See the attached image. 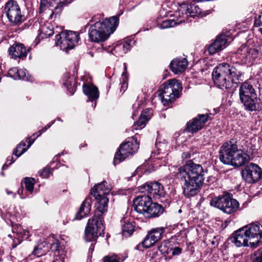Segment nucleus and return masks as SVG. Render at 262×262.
Wrapping results in <instances>:
<instances>
[{
    "label": "nucleus",
    "mask_w": 262,
    "mask_h": 262,
    "mask_svg": "<svg viewBox=\"0 0 262 262\" xmlns=\"http://www.w3.org/2000/svg\"><path fill=\"white\" fill-rule=\"evenodd\" d=\"M259 31L261 33V34H262V28H259Z\"/></svg>",
    "instance_id": "59"
},
{
    "label": "nucleus",
    "mask_w": 262,
    "mask_h": 262,
    "mask_svg": "<svg viewBox=\"0 0 262 262\" xmlns=\"http://www.w3.org/2000/svg\"><path fill=\"white\" fill-rule=\"evenodd\" d=\"M172 255H179L182 253V248L176 247L173 248H172Z\"/></svg>",
    "instance_id": "50"
},
{
    "label": "nucleus",
    "mask_w": 262,
    "mask_h": 262,
    "mask_svg": "<svg viewBox=\"0 0 262 262\" xmlns=\"http://www.w3.org/2000/svg\"><path fill=\"white\" fill-rule=\"evenodd\" d=\"M212 244H214V242H212Z\"/></svg>",
    "instance_id": "64"
},
{
    "label": "nucleus",
    "mask_w": 262,
    "mask_h": 262,
    "mask_svg": "<svg viewBox=\"0 0 262 262\" xmlns=\"http://www.w3.org/2000/svg\"><path fill=\"white\" fill-rule=\"evenodd\" d=\"M170 242L164 241L158 247V249L163 254H168L172 250V248L170 247Z\"/></svg>",
    "instance_id": "34"
},
{
    "label": "nucleus",
    "mask_w": 262,
    "mask_h": 262,
    "mask_svg": "<svg viewBox=\"0 0 262 262\" xmlns=\"http://www.w3.org/2000/svg\"><path fill=\"white\" fill-rule=\"evenodd\" d=\"M232 243L237 247L247 246L251 247L250 237L243 227L234 232L231 237Z\"/></svg>",
    "instance_id": "16"
},
{
    "label": "nucleus",
    "mask_w": 262,
    "mask_h": 262,
    "mask_svg": "<svg viewBox=\"0 0 262 262\" xmlns=\"http://www.w3.org/2000/svg\"><path fill=\"white\" fill-rule=\"evenodd\" d=\"M89 54L91 55V56L93 57V55L92 52H89Z\"/></svg>",
    "instance_id": "60"
},
{
    "label": "nucleus",
    "mask_w": 262,
    "mask_h": 262,
    "mask_svg": "<svg viewBox=\"0 0 262 262\" xmlns=\"http://www.w3.org/2000/svg\"><path fill=\"white\" fill-rule=\"evenodd\" d=\"M12 234H9L10 238H14L12 244V248H14L19 244L24 238H27L29 236V232L23 229L21 226L15 224L12 227Z\"/></svg>",
    "instance_id": "18"
},
{
    "label": "nucleus",
    "mask_w": 262,
    "mask_h": 262,
    "mask_svg": "<svg viewBox=\"0 0 262 262\" xmlns=\"http://www.w3.org/2000/svg\"><path fill=\"white\" fill-rule=\"evenodd\" d=\"M92 199L86 197L81 205L80 208L76 215L75 219L81 220L88 215L91 211Z\"/></svg>",
    "instance_id": "24"
},
{
    "label": "nucleus",
    "mask_w": 262,
    "mask_h": 262,
    "mask_svg": "<svg viewBox=\"0 0 262 262\" xmlns=\"http://www.w3.org/2000/svg\"><path fill=\"white\" fill-rule=\"evenodd\" d=\"M17 77L16 78V80L18 79H23V80H28V78H26V70L24 69H17V73L16 75Z\"/></svg>",
    "instance_id": "45"
},
{
    "label": "nucleus",
    "mask_w": 262,
    "mask_h": 262,
    "mask_svg": "<svg viewBox=\"0 0 262 262\" xmlns=\"http://www.w3.org/2000/svg\"><path fill=\"white\" fill-rule=\"evenodd\" d=\"M15 160L13 159V157L12 156H9L7 158V162L5 164H4L2 167V170L6 169L9 165L12 164Z\"/></svg>",
    "instance_id": "48"
},
{
    "label": "nucleus",
    "mask_w": 262,
    "mask_h": 262,
    "mask_svg": "<svg viewBox=\"0 0 262 262\" xmlns=\"http://www.w3.org/2000/svg\"><path fill=\"white\" fill-rule=\"evenodd\" d=\"M134 148H119L118 151L116 153L114 159L113 163L114 165L124 161L129 156L133 155L137 150H134Z\"/></svg>",
    "instance_id": "26"
},
{
    "label": "nucleus",
    "mask_w": 262,
    "mask_h": 262,
    "mask_svg": "<svg viewBox=\"0 0 262 262\" xmlns=\"http://www.w3.org/2000/svg\"><path fill=\"white\" fill-rule=\"evenodd\" d=\"M203 167L191 161L179 169V177L182 183L183 194L187 198L196 194L203 185L204 178Z\"/></svg>",
    "instance_id": "1"
},
{
    "label": "nucleus",
    "mask_w": 262,
    "mask_h": 262,
    "mask_svg": "<svg viewBox=\"0 0 262 262\" xmlns=\"http://www.w3.org/2000/svg\"><path fill=\"white\" fill-rule=\"evenodd\" d=\"M239 97L245 110L249 112L259 98L253 85L248 81H245L240 85Z\"/></svg>",
    "instance_id": "10"
},
{
    "label": "nucleus",
    "mask_w": 262,
    "mask_h": 262,
    "mask_svg": "<svg viewBox=\"0 0 262 262\" xmlns=\"http://www.w3.org/2000/svg\"><path fill=\"white\" fill-rule=\"evenodd\" d=\"M117 15L97 21L92 25L89 30V36L92 41L99 42L106 40L116 29L119 24Z\"/></svg>",
    "instance_id": "3"
},
{
    "label": "nucleus",
    "mask_w": 262,
    "mask_h": 262,
    "mask_svg": "<svg viewBox=\"0 0 262 262\" xmlns=\"http://www.w3.org/2000/svg\"><path fill=\"white\" fill-rule=\"evenodd\" d=\"M247 53L248 55L250 56L251 58L254 59L257 57L258 54V50L255 48H248L247 49Z\"/></svg>",
    "instance_id": "44"
},
{
    "label": "nucleus",
    "mask_w": 262,
    "mask_h": 262,
    "mask_svg": "<svg viewBox=\"0 0 262 262\" xmlns=\"http://www.w3.org/2000/svg\"><path fill=\"white\" fill-rule=\"evenodd\" d=\"M83 91L90 101L97 99L99 96L98 88L93 84L83 85Z\"/></svg>",
    "instance_id": "29"
},
{
    "label": "nucleus",
    "mask_w": 262,
    "mask_h": 262,
    "mask_svg": "<svg viewBox=\"0 0 262 262\" xmlns=\"http://www.w3.org/2000/svg\"><path fill=\"white\" fill-rule=\"evenodd\" d=\"M139 142L138 141L137 139L134 137L128 138L124 142L120 144L119 147H124L127 146V147H130V146H139Z\"/></svg>",
    "instance_id": "32"
},
{
    "label": "nucleus",
    "mask_w": 262,
    "mask_h": 262,
    "mask_svg": "<svg viewBox=\"0 0 262 262\" xmlns=\"http://www.w3.org/2000/svg\"><path fill=\"white\" fill-rule=\"evenodd\" d=\"M255 148H247L245 150L241 148H238L236 156V164L235 167H238L243 166L249 161L253 158V154Z\"/></svg>",
    "instance_id": "21"
},
{
    "label": "nucleus",
    "mask_w": 262,
    "mask_h": 262,
    "mask_svg": "<svg viewBox=\"0 0 262 262\" xmlns=\"http://www.w3.org/2000/svg\"><path fill=\"white\" fill-rule=\"evenodd\" d=\"M249 235L251 248H256L260 244L262 238V224L256 222L244 227Z\"/></svg>",
    "instance_id": "13"
},
{
    "label": "nucleus",
    "mask_w": 262,
    "mask_h": 262,
    "mask_svg": "<svg viewBox=\"0 0 262 262\" xmlns=\"http://www.w3.org/2000/svg\"><path fill=\"white\" fill-rule=\"evenodd\" d=\"M17 68L14 67L10 69L8 72V75L16 80L17 77Z\"/></svg>",
    "instance_id": "46"
},
{
    "label": "nucleus",
    "mask_w": 262,
    "mask_h": 262,
    "mask_svg": "<svg viewBox=\"0 0 262 262\" xmlns=\"http://www.w3.org/2000/svg\"><path fill=\"white\" fill-rule=\"evenodd\" d=\"M103 262H123L120 257L116 255H107L103 257Z\"/></svg>",
    "instance_id": "38"
},
{
    "label": "nucleus",
    "mask_w": 262,
    "mask_h": 262,
    "mask_svg": "<svg viewBox=\"0 0 262 262\" xmlns=\"http://www.w3.org/2000/svg\"><path fill=\"white\" fill-rule=\"evenodd\" d=\"M42 31H43L46 37H49L54 34L52 29H50L49 27H45L42 28Z\"/></svg>",
    "instance_id": "47"
},
{
    "label": "nucleus",
    "mask_w": 262,
    "mask_h": 262,
    "mask_svg": "<svg viewBox=\"0 0 262 262\" xmlns=\"http://www.w3.org/2000/svg\"><path fill=\"white\" fill-rule=\"evenodd\" d=\"M59 247V244L58 243H56V245H55V250H57V248Z\"/></svg>",
    "instance_id": "58"
},
{
    "label": "nucleus",
    "mask_w": 262,
    "mask_h": 262,
    "mask_svg": "<svg viewBox=\"0 0 262 262\" xmlns=\"http://www.w3.org/2000/svg\"><path fill=\"white\" fill-rule=\"evenodd\" d=\"M227 39L225 35L218 36L215 40L211 43L208 50L210 54L213 55L217 52L223 50L226 47Z\"/></svg>",
    "instance_id": "23"
},
{
    "label": "nucleus",
    "mask_w": 262,
    "mask_h": 262,
    "mask_svg": "<svg viewBox=\"0 0 262 262\" xmlns=\"http://www.w3.org/2000/svg\"><path fill=\"white\" fill-rule=\"evenodd\" d=\"M182 88L178 80H169L164 83L159 90V96L164 105L172 103L180 96Z\"/></svg>",
    "instance_id": "6"
},
{
    "label": "nucleus",
    "mask_w": 262,
    "mask_h": 262,
    "mask_svg": "<svg viewBox=\"0 0 262 262\" xmlns=\"http://www.w3.org/2000/svg\"><path fill=\"white\" fill-rule=\"evenodd\" d=\"M210 204L229 214L234 213L239 207L238 202L229 194L214 197L210 200Z\"/></svg>",
    "instance_id": "9"
},
{
    "label": "nucleus",
    "mask_w": 262,
    "mask_h": 262,
    "mask_svg": "<svg viewBox=\"0 0 262 262\" xmlns=\"http://www.w3.org/2000/svg\"><path fill=\"white\" fill-rule=\"evenodd\" d=\"M8 52L11 58L13 59H24L27 56V51L22 43H16L11 46Z\"/></svg>",
    "instance_id": "22"
},
{
    "label": "nucleus",
    "mask_w": 262,
    "mask_h": 262,
    "mask_svg": "<svg viewBox=\"0 0 262 262\" xmlns=\"http://www.w3.org/2000/svg\"><path fill=\"white\" fill-rule=\"evenodd\" d=\"M51 172L50 167L47 166L45 167L41 171H38V174L42 178H47L49 177Z\"/></svg>",
    "instance_id": "42"
},
{
    "label": "nucleus",
    "mask_w": 262,
    "mask_h": 262,
    "mask_svg": "<svg viewBox=\"0 0 262 262\" xmlns=\"http://www.w3.org/2000/svg\"><path fill=\"white\" fill-rule=\"evenodd\" d=\"M249 112H259L262 113V101L260 98H259Z\"/></svg>",
    "instance_id": "41"
},
{
    "label": "nucleus",
    "mask_w": 262,
    "mask_h": 262,
    "mask_svg": "<svg viewBox=\"0 0 262 262\" xmlns=\"http://www.w3.org/2000/svg\"><path fill=\"white\" fill-rule=\"evenodd\" d=\"M48 250V247H47L46 248H45L43 244L42 243L38 245L34 248L32 254L35 255H37V256H40L44 254Z\"/></svg>",
    "instance_id": "37"
},
{
    "label": "nucleus",
    "mask_w": 262,
    "mask_h": 262,
    "mask_svg": "<svg viewBox=\"0 0 262 262\" xmlns=\"http://www.w3.org/2000/svg\"><path fill=\"white\" fill-rule=\"evenodd\" d=\"M24 183L26 190L32 193L34 190V186L35 183V179L32 178H26Z\"/></svg>",
    "instance_id": "36"
},
{
    "label": "nucleus",
    "mask_w": 262,
    "mask_h": 262,
    "mask_svg": "<svg viewBox=\"0 0 262 262\" xmlns=\"http://www.w3.org/2000/svg\"><path fill=\"white\" fill-rule=\"evenodd\" d=\"M34 141V139H31L30 138H26L24 140L21 141V142L18 144L16 147H21V146L30 147Z\"/></svg>",
    "instance_id": "39"
},
{
    "label": "nucleus",
    "mask_w": 262,
    "mask_h": 262,
    "mask_svg": "<svg viewBox=\"0 0 262 262\" xmlns=\"http://www.w3.org/2000/svg\"><path fill=\"white\" fill-rule=\"evenodd\" d=\"M75 81L73 78H70L65 81L64 85L67 88L68 91L73 95L76 91Z\"/></svg>",
    "instance_id": "35"
},
{
    "label": "nucleus",
    "mask_w": 262,
    "mask_h": 262,
    "mask_svg": "<svg viewBox=\"0 0 262 262\" xmlns=\"http://www.w3.org/2000/svg\"><path fill=\"white\" fill-rule=\"evenodd\" d=\"M124 72L122 74V82L120 87V92L123 93L127 88V77L126 75L127 67L125 63H124Z\"/></svg>",
    "instance_id": "33"
},
{
    "label": "nucleus",
    "mask_w": 262,
    "mask_h": 262,
    "mask_svg": "<svg viewBox=\"0 0 262 262\" xmlns=\"http://www.w3.org/2000/svg\"><path fill=\"white\" fill-rule=\"evenodd\" d=\"M27 149L28 148H21V150H19L18 148H15L13 151V154L18 158L25 153L27 150Z\"/></svg>",
    "instance_id": "49"
},
{
    "label": "nucleus",
    "mask_w": 262,
    "mask_h": 262,
    "mask_svg": "<svg viewBox=\"0 0 262 262\" xmlns=\"http://www.w3.org/2000/svg\"><path fill=\"white\" fill-rule=\"evenodd\" d=\"M212 79L215 85L222 89L236 88L242 80L243 72L239 64L223 63L217 66L212 73Z\"/></svg>",
    "instance_id": "2"
},
{
    "label": "nucleus",
    "mask_w": 262,
    "mask_h": 262,
    "mask_svg": "<svg viewBox=\"0 0 262 262\" xmlns=\"http://www.w3.org/2000/svg\"><path fill=\"white\" fill-rule=\"evenodd\" d=\"M142 191H146L149 194L150 198L158 200L164 198L166 194V191L163 186L159 182H154L151 184H146L140 186Z\"/></svg>",
    "instance_id": "14"
},
{
    "label": "nucleus",
    "mask_w": 262,
    "mask_h": 262,
    "mask_svg": "<svg viewBox=\"0 0 262 262\" xmlns=\"http://www.w3.org/2000/svg\"><path fill=\"white\" fill-rule=\"evenodd\" d=\"M132 42L131 40H130L129 42L128 41H124L122 43L117 45L115 48L116 49H123V51L124 53H126L128 50H130L131 45L130 44V42Z\"/></svg>",
    "instance_id": "40"
},
{
    "label": "nucleus",
    "mask_w": 262,
    "mask_h": 262,
    "mask_svg": "<svg viewBox=\"0 0 262 262\" xmlns=\"http://www.w3.org/2000/svg\"><path fill=\"white\" fill-rule=\"evenodd\" d=\"M0 262H3V259L0 257Z\"/></svg>",
    "instance_id": "61"
},
{
    "label": "nucleus",
    "mask_w": 262,
    "mask_h": 262,
    "mask_svg": "<svg viewBox=\"0 0 262 262\" xmlns=\"http://www.w3.org/2000/svg\"><path fill=\"white\" fill-rule=\"evenodd\" d=\"M183 159H187L190 157V154L189 152H183L182 155Z\"/></svg>",
    "instance_id": "53"
},
{
    "label": "nucleus",
    "mask_w": 262,
    "mask_h": 262,
    "mask_svg": "<svg viewBox=\"0 0 262 262\" xmlns=\"http://www.w3.org/2000/svg\"><path fill=\"white\" fill-rule=\"evenodd\" d=\"M159 148H157L156 149V151H152L151 152V157H155L156 156V155L157 154H157H159Z\"/></svg>",
    "instance_id": "55"
},
{
    "label": "nucleus",
    "mask_w": 262,
    "mask_h": 262,
    "mask_svg": "<svg viewBox=\"0 0 262 262\" xmlns=\"http://www.w3.org/2000/svg\"><path fill=\"white\" fill-rule=\"evenodd\" d=\"M178 18L177 20L174 19H167L163 21L161 25V28L166 29L170 27H173L174 26L179 25L182 22L184 21V19L181 18Z\"/></svg>",
    "instance_id": "31"
},
{
    "label": "nucleus",
    "mask_w": 262,
    "mask_h": 262,
    "mask_svg": "<svg viewBox=\"0 0 262 262\" xmlns=\"http://www.w3.org/2000/svg\"><path fill=\"white\" fill-rule=\"evenodd\" d=\"M257 255L253 262H262V250L258 251Z\"/></svg>",
    "instance_id": "52"
},
{
    "label": "nucleus",
    "mask_w": 262,
    "mask_h": 262,
    "mask_svg": "<svg viewBox=\"0 0 262 262\" xmlns=\"http://www.w3.org/2000/svg\"><path fill=\"white\" fill-rule=\"evenodd\" d=\"M20 198H21V199H24V198H25V196H20Z\"/></svg>",
    "instance_id": "62"
},
{
    "label": "nucleus",
    "mask_w": 262,
    "mask_h": 262,
    "mask_svg": "<svg viewBox=\"0 0 262 262\" xmlns=\"http://www.w3.org/2000/svg\"><path fill=\"white\" fill-rule=\"evenodd\" d=\"M121 223L122 235L125 237H128L131 235L135 231V222L129 221L126 217H124L121 220Z\"/></svg>",
    "instance_id": "27"
},
{
    "label": "nucleus",
    "mask_w": 262,
    "mask_h": 262,
    "mask_svg": "<svg viewBox=\"0 0 262 262\" xmlns=\"http://www.w3.org/2000/svg\"><path fill=\"white\" fill-rule=\"evenodd\" d=\"M134 210L143 214L146 218L155 217L163 212L162 206L157 203H153L150 196L147 195H139L133 201Z\"/></svg>",
    "instance_id": "4"
},
{
    "label": "nucleus",
    "mask_w": 262,
    "mask_h": 262,
    "mask_svg": "<svg viewBox=\"0 0 262 262\" xmlns=\"http://www.w3.org/2000/svg\"><path fill=\"white\" fill-rule=\"evenodd\" d=\"M94 246L92 244L91 246H90V248H89V250L92 252L93 251V250H94Z\"/></svg>",
    "instance_id": "56"
},
{
    "label": "nucleus",
    "mask_w": 262,
    "mask_h": 262,
    "mask_svg": "<svg viewBox=\"0 0 262 262\" xmlns=\"http://www.w3.org/2000/svg\"><path fill=\"white\" fill-rule=\"evenodd\" d=\"M55 122V120L51 122L50 124H48L47 125L43 128L41 129L42 132H45Z\"/></svg>",
    "instance_id": "54"
},
{
    "label": "nucleus",
    "mask_w": 262,
    "mask_h": 262,
    "mask_svg": "<svg viewBox=\"0 0 262 262\" xmlns=\"http://www.w3.org/2000/svg\"><path fill=\"white\" fill-rule=\"evenodd\" d=\"M254 25L256 27L262 26V12L261 14L255 19Z\"/></svg>",
    "instance_id": "51"
},
{
    "label": "nucleus",
    "mask_w": 262,
    "mask_h": 262,
    "mask_svg": "<svg viewBox=\"0 0 262 262\" xmlns=\"http://www.w3.org/2000/svg\"><path fill=\"white\" fill-rule=\"evenodd\" d=\"M57 119H58V120H60V119L59 118H57Z\"/></svg>",
    "instance_id": "63"
},
{
    "label": "nucleus",
    "mask_w": 262,
    "mask_h": 262,
    "mask_svg": "<svg viewBox=\"0 0 262 262\" xmlns=\"http://www.w3.org/2000/svg\"><path fill=\"white\" fill-rule=\"evenodd\" d=\"M6 191L7 194H8V195H9L10 194H13V192L12 191H9L8 189H6Z\"/></svg>",
    "instance_id": "57"
},
{
    "label": "nucleus",
    "mask_w": 262,
    "mask_h": 262,
    "mask_svg": "<svg viewBox=\"0 0 262 262\" xmlns=\"http://www.w3.org/2000/svg\"><path fill=\"white\" fill-rule=\"evenodd\" d=\"M187 66V61L185 58H177L171 61L169 67L170 70L176 74L184 71Z\"/></svg>",
    "instance_id": "25"
},
{
    "label": "nucleus",
    "mask_w": 262,
    "mask_h": 262,
    "mask_svg": "<svg viewBox=\"0 0 262 262\" xmlns=\"http://www.w3.org/2000/svg\"><path fill=\"white\" fill-rule=\"evenodd\" d=\"M150 118V113L149 111L142 112L139 119L134 125V127L136 129H142L143 128L146 122Z\"/></svg>",
    "instance_id": "30"
},
{
    "label": "nucleus",
    "mask_w": 262,
    "mask_h": 262,
    "mask_svg": "<svg viewBox=\"0 0 262 262\" xmlns=\"http://www.w3.org/2000/svg\"><path fill=\"white\" fill-rule=\"evenodd\" d=\"M238 148H223L220 151L219 158L225 164L231 165L235 167L236 156Z\"/></svg>",
    "instance_id": "19"
},
{
    "label": "nucleus",
    "mask_w": 262,
    "mask_h": 262,
    "mask_svg": "<svg viewBox=\"0 0 262 262\" xmlns=\"http://www.w3.org/2000/svg\"><path fill=\"white\" fill-rule=\"evenodd\" d=\"M79 39V34L72 31H65L56 35L55 43L61 50H67L73 49Z\"/></svg>",
    "instance_id": "11"
},
{
    "label": "nucleus",
    "mask_w": 262,
    "mask_h": 262,
    "mask_svg": "<svg viewBox=\"0 0 262 262\" xmlns=\"http://www.w3.org/2000/svg\"><path fill=\"white\" fill-rule=\"evenodd\" d=\"M209 115H198L187 122L186 129L190 133H196L201 129L209 119Z\"/></svg>",
    "instance_id": "17"
},
{
    "label": "nucleus",
    "mask_w": 262,
    "mask_h": 262,
    "mask_svg": "<svg viewBox=\"0 0 262 262\" xmlns=\"http://www.w3.org/2000/svg\"><path fill=\"white\" fill-rule=\"evenodd\" d=\"M236 143L237 140L236 139H232L225 142L221 147H236L237 146Z\"/></svg>",
    "instance_id": "43"
},
{
    "label": "nucleus",
    "mask_w": 262,
    "mask_h": 262,
    "mask_svg": "<svg viewBox=\"0 0 262 262\" xmlns=\"http://www.w3.org/2000/svg\"><path fill=\"white\" fill-rule=\"evenodd\" d=\"M243 179L250 184L258 181L262 176V170L257 164L250 163L241 172Z\"/></svg>",
    "instance_id": "12"
},
{
    "label": "nucleus",
    "mask_w": 262,
    "mask_h": 262,
    "mask_svg": "<svg viewBox=\"0 0 262 262\" xmlns=\"http://www.w3.org/2000/svg\"><path fill=\"white\" fill-rule=\"evenodd\" d=\"M112 187L108 183L103 181L100 183L95 185L90 192L96 201V215L103 214L107 210L108 199L107 195L110 194Z\"/></svg>",
    "instance_id": "5"
},
{
    "label": "nucleus",
    "mask_w": 262,
    "mask_h": 262,
    "mask_svg": "<svg viewBox=\"0 0 262 262\" xmlns=\"http://www.w3.org/2000/svg\"><path fill=\"white\" fill-rule=\"evenodd\" d=\"M165 232V228L163 227L151 229L142 242L143 246L146 248L151 247L162 238L163 234Z\"/></svg>",
    "instance_id": "15"
},
{
    "label": "nucleus",
    "mask_w": 262,
    "mask_h": 262,
    "mask_svg": "<svg viewBox=\"0 0 262 262\" xmlns=\"http://www.w3.org/2000/svg\"><path fill=\"white\" fill-rule=\"evenodd\" d=\"M181 13L183 15V18L185 17L184 15L191 17H195L200 15L203 16L201 9L199 6L196 5L195 3L188 6L185 5L181 6L179 11L176 13V16L181 17L180 16Z\"/></svg>",
    "instance_id": "20"
},
{
    "label": "nucleus",
    "mask_w": 262,
    "mask_h": 262,
    "mask_svg": "<svg viewBox=\"0 0 262 262\" xmlns=\"http://www.w3.org/2000/svg\"><path fill=\"white\" fill-rule=\"evenodd\" d=\"M60 1L59 0H40V7H39V11L40 13H42L45 12L46 10L49 9V11H51V13H52V11L54 9V8L57 5H60ZM51 15H50V16ZM53 17H52V18ZM49 18L52 19V18L49 17Z\"/></svg>",
    "instance_id": "28"
},
{
    "label": "nucleus",
    "mask_w": 262,
    "mask_h": 262,
    "mask_svg": "<svg viewBox=\"0 0 262 262\" xmlns=\"http://www.w3.org/2000/svg\"><path fill=\"white\" fill-rule=\"evenodd\" d=\"M96 210L91 219H89L85 229V238L87 242L95 241L96 238L104 234L103 214L96 215Z\"/></svg>",
    "instance_id": "8"
},
{
    "label": "nucleus",
    "mask_w": 262,
    "mask_h": 262,
    "mask_svg": "<svg viewBox=\"0 0 262 262\" xmlns=\"http://www.w3.org/2000/svg\"><path fill=\"white\" fill-rule=\"evenodd\" d=\"M4 10L9 23L13 26H18L27 19L25 12L16 1H8L5 5Z\"/></svg>",
    "instance_id": "7"
}]
</instances>
